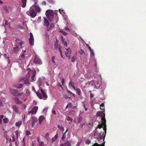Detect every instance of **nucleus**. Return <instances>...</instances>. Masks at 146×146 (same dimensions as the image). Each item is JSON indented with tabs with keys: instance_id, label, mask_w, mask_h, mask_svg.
Listing matches in <instances>:
<instances>
[{
	"instance_id": "f257e3e1",
	"label": "nucleus",
	"mask_w": 146,
	"mask_h": 146,
	"mask_svg": "<svg viewBox=\"0 0 146 146\" xmlns=\"http://www.w3.org/2000/svg\"><path fill=\"white\" fill-rule=\"evenodd\" d=\"M105 113L104 111L102 112L100 111H98L97 112V115L101 117L102 122L104 125V129L106 132V120L105 118Z\"/></svg>"
},
{
	"instance_id": "f03ea898",
	"label": "nucleus",
	"mask_w": 146,
	"mask_h": 146,
	"mask_svg": "<svg viewBox=\"0 0 146 146\" xmlns=\"http://www.w3.org/2000/svg\"><path fill=\"white\" fill-rule=\"evenodd\" d=\"M44 21L43 25L44 26L46 27V31H48L51 30L53 28L54 25L53 23L50 24L48 19L47 18L44 17Z\"/></svg>"
},
{
	"instance_id": "7ed1b4c3",
	"label": "nucleus",
	"mask_w": 146,
	"mask_h": 146,
	"mask_svg": "<svg viewBox=\"0 0 146 146\" xmlns=\"http://www.w3.org/2000/svg\"><path fill=\"white\" fill-rule=\"evenodd\" d=\"M40 91L41 93L37 92L36 93L37 96L40 99H43L44 100H46L48 97V96L46 94L45 92L44 91L40 89Z\"/></svg>"
},
{
	"instance_id": "20e7f679",
	"label": "nucleus",
	"mask_w": 146,
	"mask_h": 146,
	"mask_svg": "<svg viewBox=\"0 0 146 146\" xmlns=\"http://www.w3.org/2000/svg\"><path fill=\"white\" fill-rule=\"evenodd\" d=\"M26 14L32 18L35 17L37 15L36 13L32 7L30 8L29 11H27Z\"/></svg>"
},
{
	"instance_id": "39448f33",
	"label": "nucleus",
	"mask_w": 146,
	"mask_h": 146,
	"mask_svg": "<svg viewBox=\"0 0 146 146\" xmlns=\"http://www.w3.org/2000/svg\"><path fill=\"white\" fill-rule=\"evenodd\" d=\"M82 120L83 118L80 115H79L77 117V118L76 119H74V123H76L78 124L80 123V126H81V127H82L83 125L85 124L84 123H83L82 124H80L82 121Z\"/></svg>"
},
{
	"instance_id": "423d86ee",
	"label": "nucleus",
	"mask_w": 146,
	"mask_h": 146,
	"mask_svg": "<svg viewBox=\"0 0 146 146\" xmlns=\"http://www.w3.org/2000/svg\"><path fill=\"white\" fill-rule=\"evenodd\" d=\"M46 15L48 18V20L51 21L50 19L53 18L54 15L53 12L52 11L47 10L46 12Z\"/></svg>"
},
{
	"instance_id": "0eeeda50",
	"label": "nucleus",
	"mask_w": 146,
	"mask_h": 146,
	"mask_svg": "<svg viewBox=\"0 0 146 146\" xmlns=\"http://www.w3.org/2000/svg\"><path fill=\"white\" fill-rule=\"evenodd\" d=\"M34 62L36 64H42L41 60L39 58L38 56L36 54L35 55L33 60Z\"/></svg>"
},
{
	"instance_id": "6e6552de",
	"label": "nucleus",
	"mask_w": 146,
	"mask_h": 146,
	"mask_svg": "<svg viewBox=\"0 0 146 146\" xmlns=\"http://www.w3.org/2000/svg\"><path fill=\"white\" fill-rule=\"evenodd\" d=\"M15 47H13L14 52L15 54H17L20 49L21 48L19 47L18 44H15Z\"/></svg>"
},
{
	"instance_id": "1a4fd4ad",
	"label": "nucleus",
	"mask_w": 146,
	"mask_h": 146,
	"mask_svg": "<svg viewBox=\"0 0 146 146\" xmlns=\"http://www.w3.org/2000/svg\"><path fill=\"white\" fill-rule=\"evenodd\" d=\"M66 51L65 52L66 56L69 59L70 58V54L71 52V51L69 48H66Z\"/></svg>"
},
{
	"instance_id": "9d476101",
	"label": "nucleus",
	"mask_w": 146,
	"mask_h": 146,
	"mask_svg": "<svg viewBox=\"0 0 146 146\" xmlns=\"http://www.w3.org/2000/svg\"><path fill=\"white\" fill-rule=\"evenodd\" d=\"M38 109V107L37 106H35L33 108V109L29 111L28 113L29 114L31 113L32 115L35 114Z\"/></svg>"
},
{
	"instance_id": "9b49d317",
	"label": "nucleus",
	"mask_w": 146,
	"mask_h": 146,
	"mask_svg": "<svg viewBox=\"0 0 146 146\" xmlns=\"http://www.w3.org/2000/svg\"><path fill=\"white\" fill-rule=\"evenodd\" d=\"M18 96H20V98L22 100H24V101H25L26 99V97L25 94L23 92L19 93V94Z\"/></svg>"
},
{
	"instance_id": "f8f14e48",
	"label": "nucleus",
	"mask_w": 146,
	"mask_h": 146,
	"mask_svg": "<svg viewBox=\"0 0 146 146\" xmlns=\"http://www.w3.org/2000/svg\"><path fill=\"white\" fill-rule=\"evenodd\" d=\"M15 43L19 45V44L21 46V48H22V46L24 44V42L18 38H17L15 40Z\"/></svg>"
},
{
	"instance_id": "ddd939ff",
	"label": "nucleus",
	"mask_w": 146,
	"mask_h": 146,
	"mask_svg": "<svg viewBox=\"0 0 146 146\" xmlns=\"http://www.w3.org/2000/svg\"><path fill=\"white\" fill-rule=\"evenodd\" d=\"M32 120V126L33 127H35L36 126V123L38 121L36 117H33Z\"/></svg>"
},
{
	"instance_id": "4468645a",
	"label": "nucleus",
	"mask_w": 146,
	"mask_h": 146,
	"mask_svg": "<svg viewBox=\"0 0 146 146\" xmlns=\"http://www.w3.org/2000/svg\"><path fill=\"white\" fill-rule=\"evenodd\" d=\"M54 47L56 50L58 49L60 50V49H61V46L60 45L58 44L57 41L55 42Z\"/></svg>"
},
{
	"instance_id": "2eb2a0df",
	"label": "nucleus",
	"mask_w": 146,
	"mask_h": 146,
	"mask_svg": "<svg viewBox=\"0 0 146 146\" xmlns=\"http://www.w3.org/2000/svg\"><path fill=\"white\" fill-rule=\"evenodd\" d=\"M33 74L31 77V82H33L35 80L36 78H35V75L36 74V71L34 70H33L32 71Z\"/></svg>"
},
{
	"instance_id": "dca6fc26",
	"label": "nucleus",
	"mask_w": 146,
	"mask_h": 146,
	"mask_svg": "<svg viewBox=\"0 0 146 146\" xmlns=\"http://www.w3.org/2000/svg\"><path fill=\"white\" fill-rule=\"evenodd\" d=\"M11 92L12 94L15 96H18L19 94V91L14 89L11 90Z\"/></svg>"
},
{
	"instance_id": "f3484780",
	"label": "nucleus",
	"mask_w": 146,
	"mask_h": 146,
	"mask_svg": "<svg viewBox=\"0 0 146 146\" xmlns=\"http://www.w3.org/2000/svg\"><path fill=\"white\" fill-rule=\"evenodd\" d=\"M32 6L35 7V10L37 12H39L40 11L41 9L38 5H33Z\"/></svg>"
},
{
	"instance_id": "a211bd4d",
	"label": "nucleus",
	"mask_w": 146,
	"mask_h": 146,
	"mask_svg": "<svg viewBox=\"0 0 146 146\" xmlns=\"http://www.w3.org/2000/svg\"><path fill=\"white\" fill-rule=\"evenodd\" d=\"M28 76V77L24 80V84L26 85H28V86H29L30 84V83L29 82V78L30 76L29 74Z\"/></svg>"
},
{
	"instance_id": "6ab92c4d",
	"label": "nucleus",
	"mask_w": 146,
	"mask_h": 146,
	"mask_svg": "<svg viewBox=\"0 0 146 146\" xmlns=\"http://www.w3.org/2000/svg\"><path fill=\"white\" fill-rule=\"evenodd\" d=\"M15 100L16 103L17 104H21L23 103L17 97L15 98Z\"/></svg>"
},
{
	"instance_id": "aec40b11",
	"label": "nucleus",
	"mask_w": 146,
	"mask_h": 146,
	"mask_svg": "<svg viewBox=\"0 0 146 146\" xmlns=\"http://www.w3.org/2000/svg\"><path fill=\"white\" fill-rule=\"evenodd\" d=\"M44 117L43 116L41 115L40 116L39 118V121L40 124H42V122L44 119Z\"/></svg>"
},
{
	"instance_id": "412c9836",
	"label": "nucleus",
	"mask_w": 146,
	"mask_h": 146,
	"mask_svg": "<svg viewBox=\"0 0 146 146\" xmlns=\"http://www.w3.org/2000/svg\"><path fill=\"white\" fill-rule=\"evenodd\" d=\"M27 2V0H22L21 2L22 4V7L23 8L25 7L26 5V3Z\"/></svg>"
},
{
	"instance_id": "4be33fe9",
	"label": "nucleus",
	"mask_w": 146,
	"mask_h": 146,
	"mask_svg": "<svg viewBox=\"0 0 146 146\" xmlns=\"http://www.w3.org/2000/svg\"><path fill=\"white\" fill-rule=\"evenodd\" d=\"M37 141L39 143V145L40 146H44V142L40 140L39 138L37 139Z\"/></svg>"
},
{
	"instance_id": "5701e85b",
	"label": "nucleus",
	"mask_w": 146,
	"mask_h": 146,
	"mask_svg": "<svg viewBox=\"0 0 146 146\" xmlns=\"http://www.w3.org/2000/svg\"><path fill=\"white\" fill-rule=\"evenodd\" d=\"M62 42L65 48L66 49V48L68 47V45L66 41L64 40H62Z\"/></svg>"
},
{
	"instance_id": "b1692460",
	"label": "nucleus",
	"mask_w": 146,
	"mask_h": 146,
	"mask_svg": "<svg viewBox=\"0 0 146 146\" xmlns=\"http://www.w3.org/2000/svg\"><path fill=\"white\" fill-rule=\"evenodd\" d=\"M100 133H98V132L97 131H95V132L94 136V137L95 138H96L97 139H98V138H99V134Z\"/></svg>"
},
{
	"instance_id": "393cba45",
	"label": "nucleus",
	"mask_w": 146,
	"mask_h": 146,
	"mask_svg": "<svg viewBox=\"0 0 146 146\" xmlns=\"http://www.w3.org/2000/svg\"><path fill=\"white\" fill-rule=\"evenodd\" d=\"M58 134H56L52 138L51 141L52 142H54L58 138Z\"/></svg>"
},
{
	"instance_id": "a878e982",
	"label": "nucleus",
	"mask_w": 146,
	"mask_h": 146,
	"mask_svg": "<svg viewBox=\"0 0 146 146\" xmlns=\"http://www.w3.org/2000/svg\"><path fill=\"white\" fill-rule=\"evenodd\" d=\"M99 138L98 139V140H102L103 138H104V137L103 135V133H102V132H101L99 134Z\"/></svg>"
},
{
	"instance_id": "bb28decb",
	"label": "nucleus",
	"mask_w": 146,
	"mask_h": 146,
	"mask_svg": "<svg viewBox=\"0 0 146 146\" xmlns=\"http://www.w3.org/2000/svg\"><path fill=\"white\" fill-rule=\"evenodd\" d=\"M23 85V84H17L15 86V87L17 88H22Z\"/></svg>"
},
{
	"instance_id": "cd10ccee",
	"label": "nucleus",
	"mask_w": 146,
	"mask_h": 146,
	"mask_svg": "<svg viewBox=\"0 0 146 146\" xmlns=\"http://www.w3.org/2000/svg\"><path fill=\"white\" fill-rule=\"evenodd\" d=\"M69 85H71V86H72V87L75 90H76L75 88L74 85V83H72L71 81L69 83Z\"/></svg>"
},
{
	"instance_id": "c85d7f7f",
	"label": "nucleus",
	"mask_w": 146,
	"mask_h": 146,
	"mask_svg": "<svg viewBox=\"0 0 146 146\" xmlns=\"http://www.w3.org/2000/svg\"><path fill=\"white\" fill-rule=\"evenodd\" d=\"M78 52L81 55H85V53L84 51L82 49H80V50L78 51Z\"/></svg>"
},
{
	"instance_id": "c756f323",
	"label": "nucleus",
	"mask_w": 146,
	"mask_h": 146,
	"mask_svg": "<svg viewBox=\"0 0 146 146\" xmlns=\"http://www.w3.org/2000/svg\"><path fill=\"white\" fill-rule=\"evenodd\" d=\"M42 79L41 78H39L38 79V80L37 81V82L38 84L39 85V86H40L41 85L42 83Z\"/></svg>"
},
{
	"instance_id": "7c9ffc66",
	"label": "nucleus",
	"mask_w": 146,
	"mask_h": 146,
	"mask_svg": "<svg viewBox=\"0 0 146 146\" xmlns=\"http://www.w3.org/2000/svg\"><path fill=\"white\" fill-rule=\"evenodd\" d=\"M103 126H104V124L103 123H102V124H99L98 125V127H97V128L96 127V129H95V131L96 130V129H97L98 128H99V129H101V128L102 127H103ZM104 127H103V129H104ZM103 130H104V129H103Z\"/></svg>"
},
{
	"instance_id": "2f4dec72",
	"label": "nucleus",
	"mask_w": 146,
	"mask_h": 146,
	"mask_svg": "<svg viewBox=\"0 0 146 146\" xmlns=\"http://www.w3.org/2000/svg\"><path fill=\"white\" fill-rule=\"evenodd\" d=\"M19 108L18 106H15L13 107V109L17 113H18L19 111Z\"/></svg>"
},
{
	"instance_id": "473e14b6",
	"label": "nucleus",
	"mask_w": 146,
	"mask_h": 146,
	"mask_svg": "<svg viewBox=\"0 0 146 146\" xmlns=\"http://www.w3.org/2000/svg\"><path fill=\"white\" fill-rule=\"evenodd\" d=\"M58 128L60 130L63 131L64 130V129L62 125H58L57 126Z\"/></svg>"
},
{
	"instance_id": "72a5a7b5",
	"label": "nucleus",
	"mask_w": 146,
	"mask_h": 146,
	"mask_svg": "<svg viewBox=\"0 0 146 146\" xmlns=\"http://www.w3.org/2000/svg\"><path fill=\"white\" fill-rule=\"evenodd\" d=\"M29 43L31 45L33 46L34 44V39H29Z\"/></svg>"
},
{
	"instance_id": "f704fd0d",
	"label": "nucleus",
	"mask_w": 146,
	"mask_h": 146,
	"mask_svg": "<svg viewBox=\"0 0 146 146\" xmlns=\"http://www.w3.org/2000/svg\"><path fill=\"white\" fill-rule=\"evenodd\" d=\"M22 122L21 121H19L15 123V125L16 126H21L22 124Z\"/></svg>"
},
{
	"instance_id": "c9c22d12",
	"label": "nucleus",
	"mask_w": 146,
	"mask_h": 146,
	"mask_svg": "<svg viewBox=\"0 0 146 146\" xmlns=\"http://www.w3.org/2000/svg\"><path fill=\"white\" fill-rule=\"evenodd\" d=\"M4 136L5 137V138L7 139H8L9 138V137L8 136V135H7V131H5L4 133Z\"/></svg>"
},
{
	"instance_id": "e433bc0d",
	"label": "nucleus",
	"mask_w": 146,
	"mask_h": 146,
	"mask_svg": "<svg viewBox=\"0 0 146 146\" xmlns=\"http://www.w3.org/2000/svg\"><path fill=\"white\" fill-rule=\"evenodd\" d=\"M15 134L17 139L19 137V131H15Z\"/></svg>"
},
{
	"instance_id": "4c0bfd02",
	"label": "nucleus",
	"mask_w": 146,
	"mask_h": 146,
	"mask_svg": "<svg viewBox=\"0 0 146 146\" xmlns=\"http://www.w3.org/2000/svg\"><path fill=\"white\" fill-rule=\"evenodd\" d=\"M8 119L7 118H5L3 119V121L4 123H6L8 122Z\"/></svg>"
},
{
	"instance_id": "58836bf2",
	"label": "nucleus",
	"mask_w": 146,
	"mask_h": 146,
	"mask_svg": "<svg viewBox=\"0 0 146 146\" xmlns=\"http://www.w3.org/2000/svg\"><path fill=\"white\" fill-rule=\"evenodd\" d=\"M76 59V58L75 56H73L72 57L71 61L73 62H74L75 60Z\"/></svg>"
},
{
	"instance_id": "ea45409f",
	"label": "nucleus",
	"mask_w": 146,
	"mask_h": 146,
	"mask_svg": "<svg viewBox=\"0 0 146 146\" xmlns=\"http://www.w3.org/2000/svg\"><path fill=\"white\" fill-rule=\"evenodd\" d=\"M76 90L77 92V94L79 95H80V90L79 88H76Z\"/></svg>"
},
{
	"instance_id": "a19ab883",
	"label": "nucleus",
	"mask_w": 146,
	"mask_h": 146,
	"mask_svg": "<svg viewBox=\"0 0 146 146\" xmlns=\"http://www.w3.org/2000/svg\"><path fill=\"white\" fill-rule=\"evenodd\" d=\"M55 59V56H53L52 58V62L54 64L56 63V62L54 61Z\"/></svg>"
},
{
	"instance_id": "79ce46f5",
	"label": "nucleus",
	"mask_w": 146,
	"mask_h": 146,
	"mask_svg": "<svg viewBox=\"0 0 146 146\" xmlns=\"http://www.w3.org/2000/svg\"><path fill=\"white\" fill-rule=\"evenodd\" d=\"M26 135H29L31 134V132H30L29 130L28 129L26 131Z\"/></svg>"
},
{
	"instance_id": "37998d69",
	"label": "nucleus",
	"mask_w": 146,
	"mask_h": 146,
	"mask_svg": "<svg viewBox=\"0 0 146 146\" xmlns=\"http://www.w3.org/2000/svg\"><path fill=\"white\" fill-rule=\"evenodd\" d=\"M92 146H105L104 145H100L98 144L97 143H95L94 145H93Z\"/></svg>"
},
{
	"instance_id": "c03bdc74",
	"label": "nucleus",
	"mask_w": 146,
	"mask_h": 146,
	"mask_svg": "<svg viewBox=\"0 0 146 146\" xmlns=\"http://www.w3.org/2000/svg\"><path fill=\"white\" fill-rule=\"evenodd\" d=\"M82 103L83 104V105L84 108L85 109V110H84L85 111H86L88 110L87 108L86 107V106L85 105V104L84 102H82Z\"/></svg>"
},
{
	"instance_id": "a18cd8bd",
	"label": "nucleus",
	"mask_w": 146,
	"mask_h": 146,
	"mask_svg": "<svg viewBox=\"0 0 146 146\" xmlns=\"http://www.w3.org/2000/svg\"><path fill=\"white\" fill-rule=\"evenodd\" d=\"M67 141L66 143H61L60 144V146H67Z\"/></svg>"
},
{
	"instance_id": "49530a36",
	"label": "nucleus",
	"mask_w": 146,
	"mask_h": 146,
	"mask_svg": "<svg viewBox=\"0 0 146 146\" xmlns=\"http://www.w3.org/2000/svg\"><path fill=\"white\" fill-rule=\"evenodd\" d=\"M30 37L29 39H34L32 33L31 32L30 33Z\"/></svg>"
},
{
	"instance_id": "de8ad7c7",
	"label": "nucleus",
	"mask_w": 146,
	"mask_h": 146,
	"mask_svg": "<svg viewBox=\"0 0 146 146\" xmlns=\"http://www.w3.org/2000/svg\"><path fill=\"white\" fill-rule=\"evenodd\" d=\"M67 120L68 121H70L71 122L72 121V119L71 117L69 116L67 117Z\"/></svg>"
},
{
	"instance_id": "09e8293b",
	"label": "nucleus",
	"mask_w": 146,
	"mask_h": 146,
	"mask_svg": "<svg viewBox=\"0 0 146 146\" xmlns=\"http://www.w3.org/2000/svg\"><path fill=\"white\" fill-rule=\"evenodd\" d=\"M60 32L64 35L66 36L67 35V33L64 31H61Z\"/></svg>"
},
{
	"instance_id": "8fccbe9b",
	"label": "nucleus",
	"mask_w": 146,
	"mask_h": 146,
	"mask_svg": "<svg viewBox=\"0 0 146 146\" xmlns=\"http://www.w3.org/2000/svg\"><path fill=\"white\" fill-rule=\"evenodd\" d=\"M65 133H64V134H63L62 138H61V139L63 141H64V139L65 138Z\"/></svg>"
},
{
	"instance_id": "3c124183",
	"label": "nucleus",
	"mask_w": 146,
	"mask_h": 146,
	"mask_svg": "<svg viewBox=\"0 0 146 146\" xmlns=\"http://www.w3.org/2000/svg\"><path fill=\"white\" fill-rule=\"evenodd\" d=\"M67 146H71L70 142L68 141H67Z\"/></svg>"
},
{
	"instance_id": "603ef678",
	"label": "nucleus",
	"mask_w": 146,
	"mask_h": 146,
	"mask_svg": "<svg viewBox=\"0 0 146 146\" xmlns=\"http://www.w3.org/2000/svg\"><path fill=\"white\" fill-rule=\"evenodd\" d=\"M22 143H23V146H26V145L25 144V141L24 140V138L23 139V140L22 141Z\"/></svg>"
},
{
	"instance_id": "864d4df0",
	"label": "nucleus",
	"mask_w": 146,
	"mask_h": 146,
	"mask_svg": "<svg viewBox=\"0 0 146 146\" xmlns=\"http://www.w3.org/2000/svg\"><path fill=\"white\" fill-rule=\"evenodd\" d=\"M70 113L71 114H75L76 113V112L74 111L73 110L70 111Z\"/></svg>"
},
{
	"instance_id": "5fc2aeb1",
	"label": "nucleus",
	"mask_w": 146,
	"mask_h": 146,
	"mask_svg": "<svg viewBox=\"0 0 146 146\" xmlns=\"http://www.w3.org/2000/svg\"><path fill=\"white\" fill-rule=\"evenodd\" d=\"M65 30L67 32H70V29L68 27H66L65 28Z\"/></svg>"
},
{
	"instance_id": "6e6d98bb",
	"label": "nucleus",
	"mask_w": 146,
	"mask_h": 146,
	"mask_svg": "<svg viewBox=\"0 0 146 146\" xmlns=\"http://www.w3.org/2000/svg\"><path fill=\"white\" fill-rule=\"evenodd\" d=\"M59 52L60 53V55L62 58H63V56L62 54V52L61 49H60Z\"/></svg>"
},
{
	"instance_id": "4d7b16f0",
	"label": "nucleus",
	"mask_w": 146,
	"mask_h": 146,
	"mask_svg": "<svg viewBox=\"0 0 146 146\" xmlns=\"http://www.w3.org/2000/svg\"><path fill=\"white\" fill-rule=\"evenodd\" d=\"M21 57L22 58V59H24L25 58V55H23V54H21Z\"/></svg>"
},
{
	"instance_id": "13d9d810",
	"label": "nucleus",
	"mask_w": 146,
	"mask_h": 146,
	"mask_svg": "<svg viewBox=\"0 0 146 146\" xmlns=\"http://www.w3.org/2000/svg\"><path fill=\"white\" fill-rule=\"evenodd\" d=\"M100 109L101 110H103V111L105 113L104 108H103L102 107H100Z\"/></svg>"
},
{
	"instance_id": "bf43d9fd",
	"label": "nucleus",
	"mask_w": 146,
	"mask_h": 146,
	"mask_svg": "<svg viewBox=\"0 0 146 146\" xmlns=\"http://www.w3.org/2000/svg\"><path fill=\"white\" fill-rule=\"evenodd\" d=\"M61 81V82H62V85H63V84H64V78H62Z\"/></svg>"
},
{
	"instance_id": "052dcab7",
	"label": "nucleus",
	"mask_w": 146,
	"mask_h": 146,
	"mask_svg": "<svg viewBox=\"0 0 146 146\" xmlns=\"http://www.w3.org/2000/svg\"><path fill=\"white\" fill-rule=\"evenodd\" d=\"M69 107H71L72 106V104L70 102L68 104Z\"/></svg>"
},
{
	"instance_id": "680f3d73",
	"label": "nucleus",
	"mask_w": 146,
	"mask_h": 146,
	"mask_svg": "<svg viewBox=\"0 0 146 146\" xmlns=\"http://www.w3.org/2000/svg\"><path fill=\"white\" fill-rule=\"evenodd\" d=\"M104 103H102L100 105V107H102L104 108Z\"/></svg>"
},
{
	"instance_id": "e2e57ef3",
	"label": "nucleus",
	"mask_w": 146,
	"mask_h": 146,
	"mask_svg": "<svg viewBox=\"0 0 146 146\" xmlns=\"http://www.w3.org/2000/svg\"><path fill=\"white\" fill-rule=\"evenodd\" d=\"M14 137H15V136H13L12 137V139H13L12 141L13 142L15 141V138Z\"/></svg>"
},
{
	"instance_id": "0e129e2a",
	"label": "nucleus",
	"mask_w": 146,
	"mask_h": 146,
	"mask_svg": "<svg viewBox=\"0 0 146 146\" xmlns=\"http://www.w3.org/2000/svg\"><path fill=\"white\" fill-rule=\"evenodd\" d=\"M52 113L55 115H56V113L55 110H53L52 111Z\"/></svg>"
},
{
	"instance_id": "69168bd1",
	"label": "nucleus",
	"mask_w": 146,
	"mask_h": 146,
	"mask_svg": "<svg viewBox=\"0 0 146 146\" xmlns=\"http://www.w3.org/2000/svg\"><path fill=\"white\" fill-rule=\"evenodd\" d=\"M7 23H8V22L7 21V20H6L5 21V26H6V25H7Z\"/></svg>"
},
{
	"instance_id": "338daca9",
	"label": "nucleus",
	"mask_w": 146,
	"mask_h": 146,
	"mask_svg": "<svg viewBox=\"0 0 146 146\" xmlns=\"http://www.w3.org/2000/svg\"><path fill=\"white\" fill-rule=\"evenodd\" d=\"M3 106V104L2 102H0V107H2Z\"/></svg>"
},
{
	"instance_id": "774afa93",
	"label": "nucleus",
	"mask_w": 146,
	"mask_h": 146,
	"mask_svg": "<svg viewBox=\"0 0 146 146\" xmlns=\"http://www.w3.org/2000/svg\"><path fill=\"white\" fill-rule=\"evenodd\" d=\"M93 95L92 94H90V98H93Z\"/></svg>"
}]
</instances>
